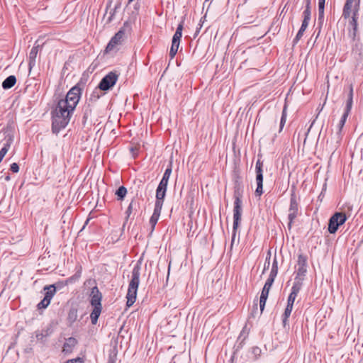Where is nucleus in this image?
<instances>
[{
	"label": "nucleus",
	"instance_id": "nucleus-1",
	"mask_svg": "<svg viewBox=\"0 0 363 363\" xmlns=\"http://www.w3.org/2000/svg\"><path fill=\"white\" fill-rule=\"evenodd\" d=\"M69 106L58 101L55 110L52 112V131L57 134L65 128L70 121V116L74 110H69Z\"/></svg>",
	"mask_w": 363,
	"mask_h": 363
},
{
	"label": "nucleus",
	"instance_id": "nucleus-2",
	"mask_svg": "<svg viewBox=\"0 0 363 363\" xmlns=\"http://www.w3.org/2000/svg\"><path fill=\"white\" fill-rule=\"evenodd\" d=\"M242 191L239 186H236L234 190V207H233V233L231 238L230 249L233 248L235 242L236 233L239 226L240 221L241 220L242 216Z\"/></svg>",
	"mask_w": 363,
	"mask_h": 363
},
{
	"label": "nucleus",
	"instance_id": "nucleus-3",
	"mask_svg": "<svg viewBox=\"0 0 363 363\" xmlns=\"http://www.w3.org/2000/svg\"><path fill=\"white\" fill-rule=\"evenodd\" d=\"M141 269V259H139L132 270L131 279L128 285L127 293V306L130 307L135 302L137 291L140 283V275Z\"/></svg>",
	"mask_w": 363,
	"mask_h": 363
},
{
	"label": "nucleus",
	"instance_id": "nucleus-4",
	"mask_svg": "<svg viewBox=\"0 0 363 363\" xmlns=\"http://www.w3.org/2000/svg\"><path fill=\"white\" fill-rule=\"evenodd\" d=\"M359 0H347L343 9V16L345 18L350 16L352 11L353 13L350 24L352 28L354 36H355L357 30V16L359 9Z\"/></svg>",
	"mask_w": 363,
	"mask_h": 363
},
{
	"label": "nucleus",
	"instance_id": "nucleus-5",
	"mask_svg": "<svg viewBox=\"0 0 363 363\" xmlns=\"http://www.w3.org/2000/svg\"><path fill=\"white\" fill-rule=\"evenodd\" d=\"M82 94V89L79 84L74 86L67 92L65 99L59 100L60 101L69 106V110H74L79 103Z\"/></svg>",
	"mask_w": 363,
	"mask_h": 363
},
{
	"label": "nucleus",
	"instance_id": "nucleus-6",
	"mask_svg": "<svg viewBox=\"0 0 363 363\" xmlns=\"http://www.w3.org/2000/svg\"><path fill=\"white\" fill-rule=\"evenodd\" d=\"M347 217L345 213L336 212L329 219L328 231L331 234L337 232L339 226L345 223Z\"/></svg>",
	"mask_w": 363,
	"mask_h": 363
},
{
	"label": "nucleus",
	"instance_id": "nucleus-7",
	"mask_svg": "<svg viewBox=\"0 0 363 363\" xmlns=\"http://www.w3.org/2000/svg\"><path fill=\"white\" fill-rule=\"evenodd\" d=\"M118 79V74L116 72H110L101 79L98 89L101 91H108L114 86Z\"/></svg>",
	"mask_w": 363,
	"mask_h": 363
},
{
	"label": "nucleus",
	"instance_id": "nucleus-8",
	"mask_svg": "<svg viewBox=\"0 0 363 363\" xmlns=\"http://www.w3.org/2000/svg\"><path fill=\"white\" fill-rule=\"evenodd\" d=\"M298 214V203L296 200V196L295 191H293L291 194L290 198V205L289 208V215H288V229L291 230L292 228V224L294 223V220L297 217Z\"/></svg>",
	"mask_w": 363,
	"mask_h": 363
},
{
	"label": "nucleus",
	"instance_id": "nucleus-9",
	"mask_svg": "<svg viewBox=\"0 0 363 363\" xmlns=\"http://www.w3.org/2000/svg\"><path fill=\"white\" fill-rule=\"evenodd\" d=\"M263 162L257 160L255 164L257 188L255 192L256 196H260L263 194Z\"/></svg>",
	"mask_w": 363,
	"mask_h": 363
},
{
	"label": "nucleus",
	"instance_id": "nucleus-10",
	"mask_svg": "<svg viewBox=\"0 0 363 363\" xmlns=\"http://www.w3.org/2000/svg\"><path fill=\"white\" fill-rule=\"evenodd\" d=\"M275 277L269 276L267 279L264 287L262 290L260 298H259V308H260V314L262 313L264 306L266 304L267 299L268 298L269 290L274 281Z\"/></svg>",
	"mask_w": 363,
	"mask_h": 363
},
{
	"label": "nucleus",
	"instance_id": "nucleus-11",
	"mask_svg": "<svg viewBox=\"0 0 363 363\" xmlns=\"http://www.w3.org/2000/svg\"><path fill=\"white\" fill-rule=\"evenodd\" d=\"M298 269L294 279H297L303 284V281L307 272V257L303 254L298 256Z\"/></svg>",
	"mask_w": 363,
	"mask_h": 363
},
{
	"label": "nucleus",
	"instance_id": "nucleus-12",
	"mask_svg": "<svg viewBox=\"0 0 363 363\" xmlns=\"http://www.w3.org/2000/svg\"><path fill=\"white\" fill-rule=\"evenodd\" d=\"M302 283L297 279H294V281L293 284V286L291 287V291L289 295L288 300H287V305L290 307L294 306V301L296 300V298L301 291L302 288Z\"/></svg>",
	"mask_w": 363,
	"mask_h": 363
},
{
	"label": "nucleus",
	"instance_id": "nucleus-13",
	"mask_svg": "<svg viewBox=\"0 0 363 363\" xmlns=\"http://www.w3.org/2000/svg\"><path fill=\"white\" fill-rule=\"evenodd\" d=\"M119 52L118 47H106L104 50L101 51L97 56V58L102 61L114 57Z\"/></svg>",
	"mask_w": 363,
	"mask_h": 363
},
{
	"label": "nucleus",
	"instance_id": "nucleus-14",
	"mask_svg": "<svg viewBox=\"0 0 363 363\" xmlns=\"http://www.w3.org/2000/svg\"><path fill=\"white\" fill-rule=\"evenodd\" d=\"M53 333V328L51 325H48L45 328L42 329L41 330H37L35 331V337L38 341H40L42 342L45 341V339L50 336L51 334Z\"/></svg>",
	"mask_w": 363,
	"mask_h": 363
},
{
	"label": "nucleus",
	"instance_id": "nucleus-15",
	"mask_svg": "<svg viewBox=\"0 0 363 363\" xmlns=\"http://www.w3.org/2000/svg\"><path fill=\"white\" fill-rule=\"evenodd\" d=\"M102 294L99 291L97 286H94L91 289V305L92 306H101Z\"/></svg>",
	"mask_w": 363,
	"mask_h": 363
},
{
	"label": "nucleus",
	"instance_id": "nucleus-16",
	"mask_svg": "<svg viewBox=\"0 0 363 363\" xmlns=\"http://www.w3.org/2000/svg\"><path fill=\"white\" fill-rule=\"evenodd\" d=\"M78 319V306L72 305L68 313L67 317V325L69 327L72 326L74 323H75Z\"/></svg>",
	"mask_w": 363,
	"mask_h": 363
},
{
	"label": "nucleus",
	"instance_id": "nucleus-17",
	"mask_svg": "<svg viewBox=\"0 0 363 363\" xmlns=\"http://www.w3.org/2000/svg\"><path fill=\"white\" fill-rule=\"evenodd\" d=\"M161 211L162 208H159V204H157V206H155L154 212L150 218V224L151 225V232H152L155 229V227L159 220Z\"/></svg>",
	"mask_w": 363,
	"mask_h": 363
},
{
	"label": "nucleus",
	"instance_id": "nucleus-18",
	"mask_svg": "<svg viewBox=\"0 0 363 363\" xmlns=\"http://www.w3.org/2000/svg\"><path fill=\"white\" fill-rule=\"evenodd\" d=\"M38 47H33L28 55V68L30 72L35 65L36 57L38 52Z\"/></svg>",
	"mask_w": 363,
	"mask_h": 363
},
{
	"label": "nucleus",
	"instance_id": "nucleus-19",
	"mask_svg": "<svg viewBox=\"0 0 363 363\" xmlns=\"http://www.w3.org/2000/svg\"><path fill=\"white\" fill-rule=\"evenodd\" d=\"M12 143H13V137L11 135H8L6 138V142L4 144V147L0 150V163L1 162L4 156L9 151Z\"/></svg>",
	"mask_w": 363,
	"mask_h": 363
},
{
	"label": "nucleus",
	"instance_id": "nucleus-20",
	"mask_svg": "<svg viewBox=\"0 0 363 363\" xmlns=\"http://www.w3.org/2000/svg\"><path fill=\"white\" fill-rule=\"evenodd\" d=\"M167 189H161L157 187L156 190V201L155 206H157L159 204V208H162L164 199L166 194Z\"/></svg>",
	"mask_w": 363,
	"mask_h": 363
},
{
	"label": "nucleus",
	"instance_id": "nucleus-21",
	"mask_svg": "<svg viewBox=\"0 0 363 363\" xmlns=\"http://www.w3.org/2000/svg\"><path fill=\"white\" fill-rule=\"evenodd\" d=\"M352 103H353V86H352V84H350L349 86V93L347 95V99L346 106L345 108L344 113L350 114V112L352 109Z\"/></svg>",
	"mask_w": 363,
	"mask_h": 363
},
{
	"label": "nucleus",
	"instance_id": "nucleus-22",
	"mask_svg": "<svg viewBox=\"0 0 363 363\" xmlns=\"http://www.w3.org/2000/svg\"><path fill=\"white\" fill-rule=\"evenodd\" d=\"M183 25L182 23H179L177 28L176 32L173 35L172 40V45H179L180 40L182 36Z\"/></svg>",
	"mask_w": 363,
	"mask_h": 363
},
{
	"label": "nucleus",
	"instance_id": "nucleus-23",
	"mask_svg": "<svg viewBox=\"0 0 363 363\" xmlns=\"http://www.w3.org/2000/svg\"><path fill=\"white\" fill-rule=\"evenodd\" d=\"M77 343V341L74 337L67 338L63 345V352L66 353L71 352Z\"/></svg>",
	"mask_w": 363,
	"mask_h": 363
},
{
	"label": "nucleus",
	"instance_id": "nucleus-24",
	"mask_svg": "<svg viewBox=\"0 0 363 363\" xmlns=\"http://www.w3.org/2000/svg\"><path fill=\"white\" fill-rule=\"evenodd\" d=\"M16 83V78L14 75H10L6 77L2 82V88L4 89H9L12 88Z\"/></svg>",
	"mask_w": 363,
	"mask_h": 363
},
{
	"label": "nucleus",
	"instance_id": "nucleus-25",
	"mask_svg": "<svg viewBox=\"0 0 363 363\" xmlns=\"http://www.w3.org/2000/svg\"><path fill=\"white\" fill-rule=\"evenodd\" d=\"M125 35V32L122 30H120L118 33L115 34V35L111 38L110 42L107 45H117L121 43V40L123 39Z\"/></svg>",
	"mask_w": 363,
	"mask_h": 363
},
{
	"label": "nucleus",
	"instance_id": "nucleus-26",
	"mask_svg": "<svg viewBox=\"0 0 363 363\" xmlns=\"http://www.w3.org/2000/svg\"><path fill=\"white\" fill-rule=\"evenodd\" d=\"M94 307V309L90 315V318H91V323L93 325H96L97 321H98V318L101 313V310H102V306H93Z\"/></svg>",
	"mask_w": 363,
	"mask_h": 363
},
{
	"label": "nucleus",
	"instance_id": "nucleus-27",
	"mask_svg": "<svg viewBox=\"0 0 363 363\" xmlns=\"http://www.w3.org/2000/svg\"><path fill=\"white\" fill-rule=\"evenodd\" d=\"M44 291H46L44 298H48L49 301H50L56 293V286L55 284L45 286L44 287Z\"/></svg>",
	"mask_w": 363,
	"mask_h": 363
},
{
	"label": "nucleus",
	"instance_id": "nucleus-28",
	"mask_svg": "<svg viewBox=\"0 0 363 363\" xmlns=\"http://www.w3.org/2000/svg\"><path fill=\"white\" fill-rule=\"evenodd\" d=\"M293 310V308L292 307H290L289 306H286V308H285V311H284V313L282 315V323H283V325L284 328H286V326L288 325H289V323H288V318H289L291 313V311Z\"/></svg>",
	"mask_w": 363,
	"mask_h": 363
},
{
	"label": "nucleus",
	"instance_id": "nucleus-29",
	"mask_svg": "<svg viewBox=\"0 0 363 363\" xmlns=\"http://www.w3.org/2000/svg\"><path fill=\"white\" fill-rule=\"evenodd\" d=\"M126 194H127V189L123 186H120L116 190V191L115 193V194L117 196V199L118 201H123L124 199Z\"/></svg>",
	"mask_w": 363,
	"mask_h": 363
},
{
	"label": "nucleus",
	"instance_id": "nucleus-30",
	"mask_svg": "<svg viewBox=\"0 0 363 363\" xmlns=\"http://www.w3.org/2000/svg\"><path fill=\"white\" fill-rule=\"evenodd\" d=\"M286 121V105L284 106L282 114L280 120L279 132H281L285 125Z\"/></svg>",
	"mask_w": 363,
	"mask_h": 363
},
{
	"label": "nucleus",
	"instance_id": "nucleus-31",
	"mask_svg": "<svg viewBox=\"0 0 363 363\" xmlns=\"http://www.w3.org/2000/svg\"><path fill=\"white\" fill-rule=\"evenodd\" d=\"M308 23L303 22V21L302 22L301 28L298 30V33H297V35L296 36L295 43H296L297 40H299L302 37L303 32L305 31V30L308 27Z\"/></svg>",
	"mask_w": 363,
	"mask_h": 363
},
{
	"label": "nucleus",
	"instance_id": "nucleus-32",
	"mask_svg": "<svg viewBox=\"0 0 363 363\" xmlns=\"http://www.w3.org/2000/svg\"><path fill=\"white\" fill-rule=\"evenodd\" d=\"M349 114L344 113L341 117V119L338 124V132L337 134L340 135L341 133L342 129L344 127L345 122L347 121V118L348 117Z\"/></svg>",
	"mask_w": 363,
	"mask_h": 363
},
{
	"label": "nucleus",
	"instance_id": "nucleus-33",
	"mask_svg": "<svg viewBox=\"0 0 363 363\" xmlns=\"http://www.w3.org/2000/svg\"><path fill=\"white\" fill-rule=\"evenodd\" d=\"M278 273V262L276 257H274L272 263V267L269 274V276L275 277H277Z\"/></svg>",
	"mask_w": 363,
	"mask_h": 363
},
{
	"label": "nucleus",
	"instance_id": "nucleus-34",
	"mask_svg": "<svg viewBox=\"0 0 363 363\" xmlns=\"http://www.w3.org/2000/svg\"><path fill=\"white\" fill-rule=\"evenodd\" d=\"M117 359V351L116 349L114 348L111 350L108 355V359L107 363H116Z\"/></svg>",
	"mask_w": 363,
	"mask_h": 363
},
{
	"label": "nucleus",
	"instance_id": "nucleus-35",
	"mask_svg": "<svg viewBox=\"0 0 363 363\" xmlns=\"http://www.w3.org/2000/svg\"><path fill=\"white\" fill-rule=\"evenodd\" d=\"M325 2H318V20L323 21L324 16Z\"/></svg>",
	"mask_w": 363,
	"mask_h": 363
},
{
	"label": "nucleus",
	"instance_id": "nucleus-36",
	"mask_svg": "<svg viewBox=\"0 0 363 363\" xmlns=\"http://www.w3.org/2000/svg\"><path fill=\"white\" fill-rule=\"evenodd\" d=\"M172 162H170V163L169 164L167 168L166 169L162 179H165V180L166 179L169 180L170 175L172 174Z\"/></svg>",
	"mask_w": 363,
	"mask_h": 363
},
{
	"label": "nucleus",
	"instance_id": "nucleus-37",
	"mask_svg": "<svg viewBox=\"0 0 363 363\" xmlns=\"http://www.w3.org/2000/svg\"><path fill=\"white\" fill-rule=\"evenodd\" d=\"M304 18L303 22L308 23L311 19V6H306V9L303 11Z\"/></svg>",
	"mask_w": 363,
	"mask_h": 363
},
{
	"label": "nucleus",
	"instance_id": "nucleus-38",
	"mask_svg": "<svg viewBox=\"0 0 363 363\" xmlns=\"http://www.w3.org/2000/svg\"><path fill=\"white\" fill-rule=\"evenodd\" d=\"M99 91L100 90L97 87L91 94L89 101L94 102L96 101L100 98Z\"/></svg>",
	"mask_w": 363,
	"mask_h": 363
},
{
	"label": "nucleus",
	"instance_id": "nucleus-39",
	"mask_svg": "<svg viewBox=\"0 0 363 363\" xmlns=\"http://www.w3.org/2000/svg\"><path fill=\"white\" fill-rule=\"evenodd\" d=\"M91 109L89 108V106H88L84 109V115H83V118H82V122L84 124H85L86 120L91 116Z\"/></svg>",
	"mask_w": 363,
	"mask_h": 363
},
{
	"label": "nucleus",
	"instance_id": "nucleus-40",
	"mask_svg": "<svg viewBox=\"0 0 363 363\" xmlns=\"http://www.w3.org/2000/svg\"><path fill=\"white\" fill-rule=\"evenodd\" d=\"M50 303V301H49L48 298H44L38 304V308L39 309H42V308H47L49 304Z\"/></svg>",
	"mask_w": 363,
	"mask_h": 363
},
{
	"label": "nucleus",
	"instance_id": "nucleus-41",
	"mask_svg": "<svg viewBox=\"0 0 363 363\" xmlns=\"http://www.w3.org/2000/svg\"><path fill=\"white\" fill-rule=\"evenodd\" d=\"M80 277V272H78L77 273H76L74 275L70 277L69 278H68L66 281H65V284H72L73 282H74L75 281H77Z\"/></svg>",
	"mask_w": 363,
	"mask_h": 363
},
{
	"label": "nucleus",
	"instance_id": "nucleus-42",
	"mask_svg": "<svg viewBox=\"0 0 363 363\" xmlns=\"http://www.w3.org/2000/svg\"><path fill=\"white\" fill-rule=\"evenodd\" d=\"M133 203H134V201L133 200L130 204L128 205V208L125 211V214H126V217H125V221L128 220V219L129 218L130 214L132 213L133 212Z\"/></svg>",
	"mask_w": 363,
	"mask_h": 363
},
{
	"label": "nucleus",
	"instance_id": "nucleus-43",
	"mask_svg": "<svg viewBox=\"0 0 363 363\" xmlns=\"http://www.w3.org/2000/svg\"><path fill=\"white\" fill-rule=\"evenodd\" d=\"M270 258H271V253L270 252H268L264 262V271L267 270L270 265Z\"/></svg>",
	"mask_w": 363,
	"mask_h": 363
},
{
	"label": "nucleus",
	"instance_id": "nucleus-44",
	"mask_svg": "<svg viewBox=\"0 0 363 363\" xmlns=\"http://www.w3.org/2000/svg\"><path fill=\"white\" fill-rule=\"evenodd\" d=\"M10 170L13 173H18L19 172V165L16 162H13L10 165Z\"/></svg>",
	"mask_w": 363,
	"mask_h": 363
},
{
	"label": "nucleus",
	"instance_id": "nucleus-45",
	"mask_svg": "<svg viewBox=\"0 0 363 363\" xmlns=\"http://www.w3.org/2000/svg\"><path fill=\"white\" fill-rule=\"evenodd\" d=\"M252 352L255 357H257L260 356L262 350L259 347H253L252 349Z\"/></svg>",
	"mask_w": 363,
	"mask_h": 363
},
{
	"label": "nucleus",
	"instance_id": "nucleus-46",
	"mask_svg": "<svg viewBox=\"0 0 363 363\" xmlns=\"http://www.w3.org/2000/svg\"><path fill=\"white\" fill-rule=\"evenodd\" d=\"M168 181L169 180H167V179L165 180V179H162L157 187L167 189Z\"/></svg>",
	"mask_w": 363,
	"mask_h": 363
},
{
	"label": "nucleus",
	"instance_id": "nucleus-47",
	"mask_svg": "<svg viewBox=\"0 0 363 363\" xmlns=\"http://www.w3.org/2000/svg\"><path fill=\"white\" fill-rule=\"evenodd\" d=\"M178 48H179V47H171V49L169 51V56H170L171 59L174 58V57L175 56V55L177 54V52L178 51Z\"/></svg>",
	"mask_w": 363,
	"mask_h": 363
},
{
	"label": "nucleus",
	"instance_id": "nucleus-48",
	"mask_svg": "<svg viewBox=\"0 0 363 363\" xmlns=\"http://www.w3.org/2000/svg\"><path fill=\"white\" fill-rule=\"evenodd\" d=\"M245 329H246V325L243 328V329L241 331L240 336L238 337V340H240L243 336V339L242 340L240 345L243 342V341L245 340L246 337L247 336V333H245Z\"/></svg>",
	"mask_w": 363,
	"mask_h": 363
},
{
	"label": "nucleus",
	"instance_id": "nucleus-49",
	"mask_svg": "<svg viewBox=\"0 0 363 363\" xmlns=\"http://www.w3.org/2000/svg\"><path fill=\"white\" fill-rule=\"evenodd\" d=\"M65 363H83V360L80 357L67 360Z\"/></svg>",
	"mask_w": 363,
	"mask_h": 363
},
{
	"label": "nucleus",
	"instance_id": "nucleus-50",
	"mask_svg": "<svg viewBox=\"0 0 363 363\" xmlns=\"http://www.w3.org/2000/svg\"><path fill=\"white\" fill-rule=\"evenodd\" d=\"M257 303H255L254 306H253V311L251 313V316L252 317H255V313L257 312Z\"/></svg>",
	"mask_w": 363,
	"mask_h": 363
},
{
	"label": "nucleus",
	"instance_id": "nucleus-51",
	"mask_svg": "<svg viewBox=\"0 0 363 363\" xmlns=\"http://www.w3.org/2000/svg\"><path fill=\"white\" fill-rule=\"evenodd\" d=\"M361 48H362L356 47L354 49H353V52L354 54H359L360 55H361Z\"/></svg>",
	"mask_w": 363,
	"mask_h": 363
},
{
	"label": "nucleus",
	"instance_id": "nucleus-52",
	"mask_svg": "<svg viewBox=\"0 0 363 363\" xmlns=\"http://www.w3.org/2000/svg\"><path fill=\"white\" fill-rule=\"evenodd\" d=\"M4 179H5V181H6V182H9V181H10V180H11V177H10V174H9V173H6V174H5Z\"/></svg>",
	"mask_w": 363,
	"mask_h": 363
},
{
	"label": "nucleus",
	"instance_id": "nucleus-53",
	"mask_svg": "<svg viewBox=\"0 0 363 363\" xmlns=\"http://www.w3.org/2000/svg\"><path fill=\"white\" fill-rule=\"evenodd\" d=\"M311 5V0H306V6H310Z\"/></svg>",
	"mask_w": 363,
	"mask_h": 363
},
{
	"label": "nucleus",
	"instance_id": "nucleus-54",
	"mask_svg": "<svg viewBox=\"0 0 363 363\" xmlns=\"http://www.w3.org/2000/svg\"><path fill=\"white\" fill-rule=\"evenodd\" d=\"M39 43H40V40H38L35 41V44ZM37 45H40V44H38Z\"/></svg>",
	"mask_w": 363,
	"mask_h": 363
},
{
	"label": "nucleus",
	"instance_id": "nucleus-55",
	"mask_svg": "<svg viewBox=\"0 0 363 363\" xmlns=\"http://www.w3.org/2000/svg\"><path fill=\"white\" fill-rule=\"evenodd\" d=\"M325 2V0H318V2Z\"/></svg>",
	"mask_w": 363,
	"mask_h": 363
},
{
	"label": "nucleus",
	"instance_id": "nucleus-56",
	"mask_svg": "<svg viewBox=\"0 0 363 363\" xmlns=\"http://www.w3.org/2000/svg\"><path fill=\"white\" fill-rule=\"evenodd\" d=\"M208 0H206L203 5H205V4L208 1Z\"/></svg>",
	"mask_w": 363,
	"mask_h": 363
},
{
	"label": "nucleus",
	"instance_id": "nucleus-57",
	"mask_svg": "<svg viewBox=\"0 0 363 363\" xmlns=\"http://www.w3.org/2000/svg\"><path fill=\"white\" fill-rule=\"evenodd\" d=\"M45 43H41V45H44Z\"/></svg>",
	"mask_w": 363,
	"mask_h": 363
},
{
	"label": "nucleus",
	"instance_id": "nucleus-58",
	"mask_svg": "<svg viewBox=\"0 0 363 363\" xmlns=\"http://www.w3.org/2000/svg\"><path fill=\"white\" fill-rule=\"evenodd\" d=\"M133 1V0H128V2L130 3V2Z\"/></svg>",
	"mask_w": 363,
	"mask_h": 363
},
{
	"label": "nucleus",
	"instance_id": "nucleus-59",
	"mask_svg": "<svg viewBox=\"0 0 363 363\" xmlns=\"http://www.w3.org/2000/svg\"><path fill=\"white\" fill-rule=\"evenodd\" d=\"M227 1L228 2V1H229V0H227Z\"/></svg>",
	"mask_w": 363,
	"mask_h": 363
}]
</instances>
